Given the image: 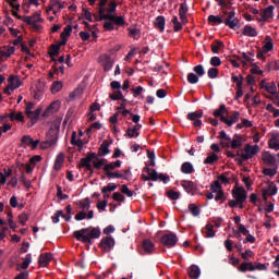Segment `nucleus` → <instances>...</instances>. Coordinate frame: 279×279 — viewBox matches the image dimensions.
Wrapping results in <instances>:
<instances>
[{
	"label": "nucleus",
	"instance_id": "obj_1",
	"mask_svg": "<svg viewBox=\"0 0 279 279\" xmlns=\"http://www.w3.org/2000/svg\"><path fill=\"white\" fill-rule=\"evenodd\" d=\"M258 151H260V147H258V145L252 146L250 144H246L244 149L242 150L241 158L243 160H250L251 158H254L256 154H258Z\"/></svg>",
	"mask_w": 279,
	"mask_h": 279
},
{
	"label": "nucleus",
	"instance_id": "obj_2",
	"mask_svg": "<svg viewBox=\"0 0 279 279\" xmlns=\"http://www.w3.org/2000/svg\"><path fill=\"white\" fill-rule=\"evenodd\" d=\"M238 232H240L242 243H256V238L250 234V231L243 225H239Z\"/></svg>",
	"mask_w": 279,
	"mask_h": 279
},
{
	"label": "nucleus",
	"instance_id": "obj_3",
	"mask_svg": "<svg viewBox=\"0 0 279 279\" xmlns=\"http://www.w3.org/2000/svg\"><path fill=\"white\" fill-rule=\"evenodd\" d=\"M22 21L27 23V25H32L34 29H40V25H38V23H43V17H40V13L36 12L33 16H24Z\"/></svg>",
	"mask_w": 279,
	"mask_h": 279
},
{
	"label": "nucleus",
	"instance_id": "obj_4",
	"mask_svg": "<svg viewBox=\"0 0 279 279\" xmlns=\"http://www.w3.org/2000/svg\"><path fill=\"white\" fill-rule=\"evenodd\" d=\"M222 147H231V149H240L243 146V137L241 135H234L230 142L220 141Z\"/></svg>",
	"mask_w": 279,
	"mask_h": 279
},
{
	"label": "nucleus",
	"instance_id": "obj_5",
	"mask_svg": "<svg viewBox=\"0 0 279 279\" xmlns=\"http://www.w3.org/2000/svg\"><path fill=\"white\" fill-rule=\"evenodd\" d=\"M99 21H113L116 25H125V20L123 16H114V14H106L102 9H100Z\"/></svg>",
	"mask_w": 279,
	"mask_h": 279
},
{
	"label": "nucleus",
	"instance_id": "obj_6",
	"mask_svg": "<svg viewBox=\"0 0 279 279\" xmlns=\"http://www.w3.org/2000/svg\"><path fill=\"white\" fill-rule=\"evenodd\" d=\"M142 179L144 182H149V180L153 182H158V172L156 170L149 169V167L146 166L143 168Z\"/></svg>",
	"mask_w": 279,
	"mask_h": 279
},
{
	"label": "nucleus",
	"instance_id": "obj_7",
	"mask_svg": "<svg viewBox=\"0 0 279 279\" xmlns=\"http://www.w3.org/2000/svg\"><path fill=\"white\" fill-rule=\"evenodd\" d=\"M277 193H278V186L274 182L268 183L266 186L262 189V195L265 202H267L268 196H274Z\"/></svg>",
	"mask_w": 279,
	"mask_h": 279
},
{
	"label": "nucleus",
	"instance_id": "obj_8",
	"mask_svg": "<svg viewBox=\"0 0 279 279\" xmlns=\"http://www.w3.org/2000/svg\"><path fill=\"white\" fill-rule=\"evenodd\" d=\"M227 14V19L223 21L225 25L227 27H230V29H235L239 27V20L236 19V13L234 11H230Z\"/></svg>",
	"mask_w": 279,
	"mask_h": 279
},
{
	"label": "nucleus",
	"instance_id": "obj_9",
	"mask_svg": "<svg viewBox=\"0 0 279 279\" xmlns=\"http://www.w3.org/2000/svg\"><path fill=\"white\" fill-rule=\"evenodd\" d=\"M274 10H276V7L269 5L267 9L260 12V15L256 17V21L259 23H265L269 19H274Z\"/></svg>",
	"mask_w": 279,
	"mask_h": 279
},
{
	"label": "nucleus",
	"instance_id": "obj_10",
	"mask_svg": "<svg viewBox=\"0 0 279 279\" xmlns=\"http://www.w3.org/2000/svg\"><path fill=\"white\" fill-rule=\"evenodd\" d=\"M233 199H236L240 202V204H243L245 199H247V192L243 187H234L232 190Z\"/></svg>",
	"mask_w": 279,
	"mask_h": 279
},
{
	"label": "nucleus",
	"instance_id": "obj_11",
	"mask_svg": "<svg viewBox=\"0 0 279 279\" xmlns=\"http://www.w3.org/2000/svg\"><path fill=\"white\" fill-rule=\"evenodd\" d=\"M269 141L268 145L270 149H275V151H279V133L278 132H272L268 134Z\"/></svg>",
	"mask_w": 279,
	"mask_h": 279
},
{
	"label": "nucleus",
	"instance_id": "obj_12",
	"mask_svg": "<svg viewBox=\"0 0 279 279\" xmlns=\"http://www.w3.org/2000/svg\"><path fill=\"white\" fill-rule=\"evenodd\" d=\"M241 117V113L239 111H234L230 118H226V117H221V121L222 123H226V125H228L229 128H231V125H234V123L239 122V119Z\"/></svg>",
	"mask_w": 279,
	"mask_h": 279
},
{
	"label": "nucleus",
	"instance_id": "obj_13",
	"mask_svg": "<svg viewBox=\"0 0 279 279\" xmlns=\"http://www.w3.org/2000/svg\"><path fill=\"white\" fill-rule=\"evenodd\" d=\"M87 243H90L93 239H99L101 236V230L95 227L87 228Z\"/></svg>",
	"mask_w": 279,
	"mask_h": 279
},
{
	"label": "nucleus",
	"instance_id": "obj_14",
	"mask_svg": "<svg viewBox=\"0 0 279 279\" xmlns=\"http://www.w3.org/2000/svg\"><path fill=\"white\" fill-rule=\"evenodd\" d=\"M161 243L163 245H177L178 244V235H175V233L165 234L161 238Z\"/></svg>",
	"mask_w": 279,
	"mask_h": 279
},
{
	"label": "nucleus",
	"instance_id": "obj_15",
	"mask_svg": "<svg viewBox=\"0 0 279 279\" xmlns=\"http://www.w3.org/2000/svg\"><path fill=\"white\" fill-rule=\"evenodd\" d=\"M262 160L265 162V165H268V167H276V156L269 151L262 154Z\"/></svg>",
	"mask_w": 279,
	"mask_h": 279
},
{
	"label": "nucleus",
	"instance_id": "obj_16",
	"mask_svg": "<svg viewBox=\"0 0 279 279\" xmlns=\"http://www.w3.org/2000/svg\"><path fill=\"white\" fill-rule=\"evenodd\" d=\"M22 145H27L28 147H33V149H36L38 145H40V141L34 140L29 135H24L22 137Z\"/></svg>",
	"mask_w": 279,
	"mask_h": 279
},
{
	"label": "nucleus",
	"instance_id": "obj_17",
	"mask_svg": "<svg viewBox=\"0 0 279 279\" xmlns=\"http://www.w3.org/2000/svg\"><path fill=\"white\" fill-rule=\"evenodd\" d=\"M74 236L77 241H81V243H88V238H87V228L74 231Z\"/></svg>",
	"mask_w": 279,
	"mask_h": 279
},
{
	"label": "nucleus",
	"instance_id": "obj_18",
	"mask_svg": "<svg viewBox=\"0 0 279 279\" xmlns=\"http://www.w3.org/2000/svg\"><path fill=\"white\" fill-rule=\"evenodd\" d=\"M242 34L243 36H248L251 38H256V36H258V32L252 25H245L242 29Z\"/></svg>",
	"mask_w": 279,
	"mask_h": 279
},
{
	"label": "nucleus",
	"instance_id": "obj_19",
	"mask_svg": "<svg viewBox=\"0 0 279 279\" xmlns=\"http://www.w3.org/2000/svg\"><path fill=\"white\" fill-rule=\"evenodd\" d=\"M51 258H52L51 253L41 254L38 259L39 267H47V265L51 263Z\"/></svg>",
	"mask_w": 279,
	"mask_h": 279
},
{
	"label": "nucleus",
	"instance_id": "obj_20",
	"mask_svg": "<svg viewBox=\"0 0 279 279\" xmlns=\"http://www.w3.org/2000/svg\"><path fill=\"white\" fill-rule=\"evenodd\" d=\"M9 85L16 90V88H21L23 85V81H21V77L11 75L8 78Z\"/></svg>",
	"mask_w": 279,
	"mask_h": 279
},
{
	"label": "nucleus",
	"instance_id": "obj_21",
	"mask_svg": "<svg viewBox=\"0 0 279 279\" xmlns=\"http://www.w3.org/2000/svg\"><path fill=\"white\" fill-rule=\"evenodd\" d=\"M141 128H143V125L135 124L134 128L128 129L126 136H129V138H138V136H141V133H138V130H141Z\"/></svg>",
	"mask_w": 279,
	"mask_h": 279
},
{
	"label": "nucleus",
	"instance_id": "obj_22",
	"mask_svg": "<svg viewBox=\"0 0 279 279\" xmlns=\"http://www.w3.org/2000/svg\"><path fill=\"white\" fill-rule=\"evenodd\" d=\"M84 95V88L83 87H76L72 93H70L68 97V101H75V99H80Z\"/></svg>",
	"mask_w": 279,
	"mask_h": 279
},
{
	"label": "nucleus",
	"instance_id": "obj_23",
	"mask_svg": "<svg viewBox=\"0 0 279 279\" xmlns=\"http://www.w3.org/2000/svg\"><path fill=\"white\" fill-rule=\"evenodd\" d=\"M56 143H58V136H53L51 138H48L45 142H41L39 144L40 149H49V147H53V145H56Z\"/></svg>",
	"mask_w": 279,
	"mask_h": 279
},
{
	"label": "nucleus",
	"instance_id": "obj_24",
	"mask_svg": "<svg viewBox=\"0 0 279 279\" xmlns=\"http://www.w3.org/2000/svg\"><path fill=\"white\" fill-rule=\"evenodd\" d=\"M29 265H32V254L22 257V264L17 265V271L21 269H28Z\"/></svg>",
	"mask_w": 279,
	"mask_h": 279
},
{
	"label": "nucleus",
	"instance_id": "obj_25",
	"mask_svg": "<svg viewBox=\"0 0 279 279\" xmlns=\"http://www.w3.org/2000/svg\"><path fill=\"white\" fill-rule=\"evenodd\" d=\"M63 165H64V153H60L59 155H57L54 160V165H53L54 171H60Z\"/></svg>",
	"mask_w": 279,
	"mask_h": 279
},
{
	"label": "nucleus",
	"instance_id": "obj_26",
	"mask_svg": "<svg viewBox=\"0 0 279 279\" xmlns=\"http://www.w3.org/2000/svg\"><path fill=\"white\" fill-rule=\"evenodd\" d=\"M262 49H263V53H269V51L274 49V39L267 36L264 40V45Z\"/></svg>",
	"mask_w": 279,
	"mask_h": 279
},
{
	"label": "nucleus",
	"instance_id": "obj_27",
	"mask_svg": "<svg viewBox=\"0 0 279 279\" xmlns=\"http://www.w3.org/2000/svg\"><path fill=\"white\" fill-rule=\"evenodd\" d=\"M154 245H138L137 252L145 256V254H154Z\"/></svg>",
	"mask_w": 279,
	"mask_h": 279
},
{
	"label": "nucleus",
	"instance_id": "obj_28",
	"mask_svg": "<svg viewBox=\"0 0 279 279\" xmlns=\"http://www.w3.org/2000/svg\"><path fill=\"white\" fill-rule=\"evenodd\" d=\"M71 144L75 147H78V149H82L84 147V142L82 138H77V132L73 131L71 136Z\"/></svg>",
	"mask_w": 279,
	"mask_h": 279
},
{
	"label": "nucleus",
	"instance_id": "obj_29",
	"mask_svg": "<svg viewBox=\"0 0 279 279\" xmlns=\"http://www.w3.org/2000/svg\"><path fill=\"white\" fill-rule=\"evenodd\" d=\"M189 276L191 279H197L202 276V270L196 265H192L189 269Z\"/></svg>",
	"mask_w": 279,
	"mask_h": 279
},
{
	"label": "nucleus",
	"instance_id": "obj_30",
	"mask_svg": "<svg viewBox=\"0 0 279 279\" xmlns=\"http://www.w3.org/2000/svg\"><path fill=\"white\" fill-rule=\"evenodd\" d=\"M182 173H185L186 175H191L195 171V168L193 167V163L185 161L181 166Z\"/></svg>",
	"mask_w": 279,
	"mask_h": 279
},
{
	"label": "nucleus",
	"instance_id": "obj_31",
	"mask_svg": "<svg viewBox=\"0 0 279 279\" xmlns=\"http://www.w3.org/2000/svg\"><path fill=\"white\" fill-rule=\"evenodd\" d=\"M238 271H242V274H245V271H254V264L243 262L239 267Z\"/></svg>",
	"mask_w": 279,
	"mask_h": 279
},
{
	"label": "nucleus",
	"instance_id": "obj_32",
	"mask_svg": "<svg viewBox=\"0 0 279 279\" xmlns=\"http://www.w3.org/2000/svg\"><path fill=\"white\" fill-rule=\"evenodd\" d=\"M186 12H189V7L185 3L180 5L179 15L183 24H186Z\"/></svg>",
	"mask_w": 279,
	"mask_h": 279
},
{
	"label": "nucleus",
	"instance_id": "obj_33",
	"mask_svg": "<svg viewBox=\"0 0 279 279\" xmlns=\"http://www.w3.org/2000/svg\"><path fill=\"white\" fill-rule=\"evenodd\" d=\"M61 102L60 100L53 101L46 110L48 114H53L60 110Z\"/></svg>",
	"mask_w": 279,
	"mask_h": 279
},
{
	"label": "nucleus",
	"instance_id": "obj_34",
	"mask_svg": "<svg viewBox=\"0 0 279 279\" xmlns=\"http://www.w3.org/2000/svg\"><path fill=\"white\" fill-rule=\"evenodd\" d=\"M64 84L62 83V81H54L50 87V90L52 95H56L57 93H60V90H62Z\"/></svg>",
	"mask_w": 279,
	"mask_h": 279
},
{
	"label": "nucleus",
	"instance_id": "obj_35",
	"mask_svg": "<svg viewBox=\"0 0 279 279\" xmlns=\"http://www.w3.org/2000/svg\"><path fill=\"white\" fill-rule=\"evenodd\" d=\"M110 142L104 141L102 144L99 147V154L100 156H108L110 154Z\"/></svg>",
	"mask_w": 279,
	"mask_h": 279
},
{
	"label": "nucleus",
	"instance_id": "obj_36",
	"mask_svg": "<svg viewBox=\"0 0 279 279\" xmlns=\"http://www.w3.org/2000/svg\"><path fill=\"white\" fill-rule=\"evenodd\" d=\"M181 186L186 193H193V191H195V183H193V181H182Z\"/></svg>",
	"mask_w": 279,
	"mask_h": 279
},
{
	"label": "nucleus",
	"instance_id": "obj_37",
	"mask_svg": "<svg viewBox=\"0 0 279 279\" xmlns=\"http://www.w3.org/2000/svg\"><path fill=\"white\" fill-rule=\"evenodd\" d=\"M26 117L31 119L32 123H36V121H38V118L40 117V109H35L34 111L26 113Z\"/></svg>",
	"mask_w": 279,
	"mask_h": 279
},
{
	"label": "nucleus",
	"instance_id": "obj_38",
	"mask_svg": "<svg viewBox=\"0 0 279 279\" xmlns=\"http://www.w3.org/2000/svg\"><path fill=\"white\" fill-rule=\"evenodd\" d=\"M50 10H64V2L60 0H51L50 1Z\"/></svg>",
	"mask_w": 279,
	"mask_h": 279
},
{
	"label": "nucleus",
	"instance_id": "obj_39",
	"mask_svg": "<svg viewBox=\"0 0 279 279\" xmlns=\"http://www.w3.org/2000/svg\"><path fill=\"white\" fill-rule=\"evenodd\" d=\"M165 16H157L155 20V27H157V29H160V32H165Z\"/></svg>",
	"mask_w": 279,
	"mask_h": 279
},
{
	"label": "nucleus",
	"instance_id": "obj_40",
	"mask_svg": "<svg viewBox=\"0 0 279 279\" xmlns=\"http://www.w3.org/2000/svg\"><path fill=\"white\" fill-rule=\"evenodd\" d=\"M215 227L213 225H206L205 229L203 230L205 236L208 239H213L215 236Z\"/></svg>",
	"mask_w": 279,
	"mask_h": 279
},
{
	"label": "nucleus",
	"instance_id": "obj_41",
	"mask_svg": "<svg viewBox=\"0 0 279 279\" xmlns=\"http://www.w3.org/2000/svg\"><path fill=\"white\" fill-rule=\"evenodd\" d=\"M9 119H11V121H20L21 123L25 121V117L23 116V112H17V113L12 112L9 114Z\"/></svg>",
	"mask_w": 279,
	"mask_h": 279
},
{
	"label": "nucleus",
	"instance_id": "obj_42",
	"mask_svg": "<svg viewBox=\"0 0 279 279\" xmlns=\"http://www.w3.org/2000/svg\"><path fill=\"white\" fill-rule=\"evenodd\" d=\"M110 99H112V101H128L124 97H123V93H121V90H118L113 94L109 95Z\"/></svg>",
	"mask_w": 279,
	"mask_h": 279
},
{
	"label": "nucleus",
	"instance_id": "obj_43",
	"mask_svg": "<svg viewBox=\"0 0 279 279\" xmlns=\"http://www.w3.org/2000/svg\"><path fill=\"white\" fill-rule=\"evenodd\" d=\"M218 160L219 156H217V154L214 153L206 157V159L204 160V165H215V162H217Z\"/></svg>",
	"mask_w": 279,
	"mask_h": 279
},
{
	"label": "nucleus",
	"instance_id": "obj_44",
	"mask_svg": "<svg viewBox=\"0 0 279 279\" xmlns=\"http://www.w3.org/2000/svg\"><path fill=\"white\" fill-rule=\"evenodd\" d=\"M129 36L131 38L138 39V38H141V31L136 27H130L129 28Z\"/></svg>",
	"mask_w": 279,
	"mask_h": 279
},
{
	"label": "nucleus",
	"instance_id": "obj_45",
	"mask_svg": "<svg viewBox=\"0 0 279 279\" xmlns=\"http://www.w3.org/2000/svg\"><path fill=\"white\" fill-rule=\"evenodd\" d=\"M265 88L270 95H276V93H278V87H276V83H267L265 85Z\"/></svg>",
	"mask_w": 279,
	"mask_h": 279
},
{
	"label": "nucleus",
	"instance_id": "obj_46",
	"mask_svg": "<svg viewBox=\"0 0 279 279\" xmlns=\"http://www.w3.org/2000/svg\"><path fill=\"white\" fill-rule=\"evenodd\" d=\"M202 117H204V112H202V111L190 112L187 114V119L190 121H196L197 119H202Z\"/></svg>",
	"mask_w": 279,
	"mask_h": 279
},
{
	"label": "nucleus",
	"instance_id": "obj_47",
	"mask_svg": "<svg viewBox=\"0 0 279 279\" xmlns=\"http://www.w3.org/2000/svg\"><path fill=\"white\" fill-rule=\"evenodd\" d=\"M264 175H268V178H274L278 173V168H264Z\"/></svg>",
	"mask_w": 279,
	"mask_h": 279
},
{
	"label": "nucleus",
	"instance_id": "obj_48",
	"mask_svg": "<svg viewBox=\"0 0 279 279\" xmlns=\"http://www.w3.org/2000/svg\"><path fill=\"white\" fill-rule=\"evenodd\" d=\"M207 75L209 80H217L219 77V70L217 68H210Z\"/></svg>",
	"mask_w": 279,
	"mask_h": 279
},
{
	"label": "nucleus",
	"instance_id": "obj_49",
	"mask_svg": "<svg viewBox=\"0 0 279 279\" xmlns=\"http://www.w3.org/2000/svg\"><path fill=\"white\" fill-rule=\"evenodd\" d=\"M14 51H16L14 46H5L3 48L2 56H4V58H10V56H12V53H14Z\"/></svg>",
	"mask_w": 279,
	"mask_h": 279
},
{
	"label": "nucleus",
	"instance_id": "obj_50",
	"mask_svg": "<svg viewBox=\"0 0 279 279\" xmlns=\"http://www.w3.org/2000/svg\"><path fill=\"white\" fill-rule=\"evenodd\" d=\"M223 114H226V105H220L219 108L214 111V117H220L221 121V117H225Z\"/></svg>",
	"mask_w": 279,
	"mask_h": 279
},
{
	"label": "nucleus",
	"instance_id": "obj_51",
	"mask_svg": "<svg viewBox=\"0 0 279 279\" xmlns=\"http://www.w3.org/2000/svg\"><path fill=\"white\" fill-rule=\"evenodd\" d=\"M114 238L112 235H107L101 239L100 245H114Z\"/></svg>",
	"mask_w": 279,
	"mask_h": 279
},
{
	"label": "nucleus",
	"instance_id": "obj_52",
	"mask_svg": "<svg viewBox=\"0 0 279 279\" xmlns=\"http://www.w3.org/2000/svg\"><path fill=\"white\" fill-rule=\"evenodd\" d=\"M236 130H243V128H252V121L247 119H242V122L236 124Z\"/></svg>",
	"mask_w": 279,
	"mask_h": 279
},
{
	"label": "nucleus",
	"instance_id": "obj_53",
	"mask_svg": "<svg viewBox=\"0 0 279 279\" xmlns=\"http://www.w3.org/2000/svg\"><path fill=\"white\" fill-rule=\"evenodd\" d=\"M187 82L189 84H197V82H199V76H197L195 73H189Z\"/></svg>",
	"mask_w": 279,
	"mask_h": 279
},
{
	"label": "nucleus",
	"instance_id": "obj_54",
	"mask_svg": "<svg viewBox=\"0 0 279 279\" xmlns=\"http://www.w3.org/2000/svg\"><path fill=\"white\" fill-rule=\"evenodd\" d=\"M189 210L193 215V217H199V208L195 206V204H190L189 205Z\"/></svg>",
	"mask_w": 279,
	"mask_h": 279
},
{
	"label": "nucleus",
	"instance_id": "obj_55",
	"mask_svg": "<svg viewBox=\"0 0 279 279\" xmlns=\"http://www.w3.org/2000/svg\"><path fill=\"white\" fill-rule=\"evenodd\" d=\"M223 43L222 41H216L211 45V51L213 53H219V50L222 49Z\"/></svg>",
	"mask_w": 279,
	"mask_h": 279
},
{
	"label": "nucleus",
	"instance_id": "obj_56",
	"mask_svg": "<svg viewBox=\"0 0 279 279\" xmlns=\"http://www.w3.org/2000/svg\"><path fill=\"white\" fill-rule=\"evenodd\" d=\"M210 191L211 193H220L221 190V183H219V181H215L214 184H211L210 186Z\"/></svg>",
	"mask_w": 279,
	"mask_h": 279
},
{
	"label": "nucleus",
	"instance_id": "obj_57",
	"mask_svg": "<svg viewBox=\"0 0 279 279\" xmlns=\"http://www.w3.org/2000/svg\"><path fill=\"white\" fill-rule=\"evenodd\" d=\"M208 22L209 23H217L218 25H221V23H223V19H221L220 16H217V15H209L208 16Z\"/></svg>",
	"mask_w": 279,
	"mask_h": 279
},
{
	"label": "nucleus",
	"instance_id": "obj_58",
	"mask_svg": "<svg viewBox=\"0 0 279 279\" xmlns=\"http://www.w3.org/2000/svg\"><path fill=\"white\" fill-rule=\"evenodd\" d=\"M231 80H232V82H234V84H236L238 88L243 87V76L232 75Z\"/></svg>",
	"mask_w": 279,
	"mask_h": 279
},
{
	"label": "nucleus",
	"instance_id": "obj_59",
	"mask_svg": "<svg viewBox=\"0 0 279 279\" xmlns=\"http://www.w3.org/2000/svg\"><path fill=\"white\" fill-rule=\"evenodd\" d=\"M194 72L196 73V75H199V77L206 75V71L204 70V65L202 64L194 66Z\"/></svg>",
	"mask_w": 279,
	"mask_h": 279
},
{
	"label": "nucleus",
	"instance_id": "obj_60",
	"mask_svg": "<svg viewBox=\"0 0 279 279\" xmlns=\"http://www.w3.org/2000/svg\"><path fill=\"white\" fill-rule=\"evenodd\" d=\"M112 191H117V184L109 183L107 186L102 187L101 193H108V192H112Z\"/></svg>",
	"mask_w": 279,
	"mask_h": 279
},
{
	"label": "nucleus",
	"instance_id": "obj_61",
	"mask_svg": "<svg viewBox=\"0 0 279 279\" xmlns=\"http://www.w3.org/2000/svg\"><path fill=\"white\" fill-rule=\"evenodd\" d=\"M239 252L241 253L242 258H244V260H247V258H252V256H254V253L252 252V250H246L245 252H241V248H238Z\"/></svg>",
	"mask_w": 279,
	"mask_h": 279
},
{
	"label": "nucleus",
	"instance_id": "obj_62",
	"mask_svg": "<svg viewBox=\"0 0 279 279\" xmlns=\"http://www.w3.org/2000/svg\"><path fill=\"white\" fill-rule=\"evenodd\" d=\"M121 193H123L126 197H132L134 195V192H132L128 185H122Z\"/></svg>",
	"mask_w": 279,
	"mask_h": 279
},
{
	"label": "nucleus",
	"instance_id": "obj_63",
	"mask_svg": "<svg viewBox=\"0 0 279 279\" xmlns=\"http://www.w3.org/2000/svg\"><path fill=\"white\" fill-rule=\"evenodd\" d=\"M112 66H114V61H112L111 59H106V61L104 62L105 71H110Z\"/></svg>",
	"mask_w": 279,
	"mask_h": 279
},
{
	"label": "nucleus",
	"instance_id": "obj_64",
	"mask_svg": "<svg viewBox=\"0 0 279 279\" xmlns=\"http://www.w3.org/2000/svg\"><path fill=\"white\" fill-rule=\"evenodd\" d=\"M80 167H85L86 169H90V157L83 158L80 162Z\"/></svg>",
	"mask_w": 279,
	"mask_h": 279
}]
</instances>
